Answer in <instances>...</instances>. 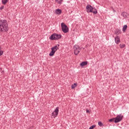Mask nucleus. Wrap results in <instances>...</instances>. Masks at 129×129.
Masks as SVG:
<instances>
[{
  "label": "nucleus",
  "mask_w": 129,
  "mask_h": 129,
  "mask_svg": "<svg viewBox=\"0 0 129 129\" xmlns=\"http://www.w3.org/2000/svg\"><path fill=\"white\" fill-rule=\"evenodd\" d=\"M86 112L88 113L90 112V111H89V110L86 109Z\"/></svg>",
  "instance_id": "nucleus-21"
},
{
  "label": "nucleus",
  "mask_w": 129,
  "mask_h": 129,
  "mask_svg": "<svg viewBox=\"0 0 129 129\" xmlns=\"http://www.w3.org/2000/svg\"><path fill=\"white\" fill-rule=\"evenodd\" d=\"M94 127H95V125H93L91 126L89 129H93Z\"/></svg>",
  "instance_id": "nucleus-20"
},
{
  "label": "nucleus",
  "mask_w": 129,
  "mask_h": 129,
  "mask_svg": "<svg viewBox=\"0 0 129 129\" xmlns=\"http://www.w3.org/2000/svg\"><path fill=\"white\" fill-rule=\"evenodd\" d=\"M119 46H120V48L121 49H122V48H124V47H125V44H120L119 45Z\"/></svg>",
  "instance_id": "nucleus-17"
},
{
  "label": "nucleus",
  "mask_w": 129,
  "mask_h": 129,
  "mask_svg": "<svg viewBox=\"0 0 129 129\" xmlns=\"http://www.w3.org/2000/svg\"><path fill=\"white\" fill-rule=\"evenodd\" d=\"M77 86V83H74V84L72 85L71 87L72 89H74L75 87Z\"/></svg>",
  "instance_id": "nucleus-12"
},
{
  "label": "nucleus",
  "mask_w": 129,
  "mask_h": 129,
  "mask_svg": "<svg viewBox=\"0 0 129 129\" xmlns=\"http://www.w3.org/2000/svg\"><path fill=\"white\" fill-rule=\"evenodd\" d=\"M123 15H126V13L123 12Z\"/></svg>",
  "instance_id": "nucleus-23"
},
{
  "label": "nucleus",
  "mask_w": 129,
  "mask_h": 129,
  "mask_svg": "<svg viewBox=\"0 0 129 129\" xmlns=\"http://www.w3.org/2000/svg\"><path fill=\"white\" fill-rule=\"evenodd\" d=\"M127 28V26H126V25H124L122 28L123 32H125V30H126Z\"/></svg>",
  "instance_id": "nucleus-13"
},
{
  "label": "nucleus",
  "mask_w": 129,
  "mask_h": 129,
  "mask_svg": "<svg viewBox=\"0 0 129 129\" xmlns=\"http://www.w3.org/2000/svg\"><path fill=\"white\" fill-rule=\"evenodd\" d=\"M8 2H9V0H2V3L3 5H6Z\"/></svg>",
  "instance_id": "nucleus-14"
},
{
  "label": "nucleus",
  "mask_w": 129,
  "mask_h": 129,
  "mask_svg": "<svg viewBox=\"0 0 129 129\" xmlns=\"http://www.w3.org/2000/svg\"><path fill=\"white\" fill-rule=\"evenodd\" d=\"M61 13L62 10H61L60 9H56L54 12V14H55V15H61Z\"/></svg>",
  "instance_id": "nucleus-10"
},
{
  "label": "nucleus",
  "mask_w": 129,
  "mask_h": 129,
  "mask_svg": "<svg viewBox=\"0 0 129 129\" xmlns=\"http://www.w3.org/2000/svg\"><path fill=\"white\" fill-rule=\"evenodd\" d=\"M9 31V24L6 20H0V33H5Z\"/></svg>",
  "instance_id": "nucleus-1"
},
{
  "label": "nucleus",
  "mask_w": 129,
  "mask_h": 129,
  "mask_svg": "<svg viewBox=\"0 0 129 129\" xmlns=\"http://www.w3.org/2000/svg\"><path fill=\"white\" fill-rule=\"evenodd\" d=\"M58 113H59V107H57L54 109V111L52 113V116L53 118L57 117L58 116Z\"/></svg>",
  "instance_id": "nucleus-7"
},
{
  "label": "nucleus",
  "mask_w": 129,
  "mask_h": 129,
  "mask_svg": "<svg viewBox=\"0 0 129 129\" xmlns=\"http://www.w3.org/2000/svg\"><path fill=\"white\" fill-rule=\"evenodd\" d=\"M61 37L62 35L60 34L54 33L49 37V39L50 40H59V39H61Z\"/></svg>",
  "instance_id": "nucleus-5"
},
{
  "label": "nucleus",
  "mask_w": 129,
  "mask_h": 129,
  "mask_svg": "<svg viewBox=\"0 0 129 129\" xmlns=\"http://www.w3.org/2000/svg\"><path fill=\"white\" fill-rule=\"evenodd\" d=\"M98 124L99 125V126H102V125H103V123H102V122L101 121H99L98 122Z\"/></svg>",
  "instance_id": "nucleus-18"
},
{
  "label": "nucleus",
  "mask_w": 129,
  "mask_h": 129,
  "mask_svg": "<svg viewBox=\"0 0 129 129\" xmlns=\"http://www.w3.org/2000/svg\"><path fill=\"white\" fill-rule=\"evenodd\" d=\"M2 73H5V71H3L2 72Z\"/></svg>",
  "instance_id": "nucleus-24"
},
{
  "label": "nucleus",
  "mask_w": 129,
  "mask_h": 129,
  "mask_svg": "<svg viewBox=\"0 0 129 129\" xmlns=\"http://www.w3.org/2000/svg\"><path fill=\"white\" fill-rule=\"evenodd\" d=\"M87 13H93L94 15H96L97 14V10L93 7H92L91 5H87L86 7Z\"/></svg>",
  "instance_id": "nucleus-2"
},
{
  "label": "nucleus",
  "mask_w": 129,
  "mask_h": 129,
  "mask_svg": "<svg viewBox=\"0 0 129 129\" xmlns=\"http://www.w3.org/2000/svg\"><path fill=\"white\" fill-rule=\"evenodd\" d=\"M4 54V51L2 50V47L0 46V57Z\"/></svg>",
  "instance_id": "nucleus-16"
},
{
  "label": "nucleus",
  "mask_w": 129,
  "mask_h": 129,
  "mask_svg": "<svg viewBox=\"0 0 129 129\" xmlns=\"http://www.w3.org/2000/svg\"><path fill=\"white\" fill-rule=\"evenodd\" d=\"M115 42L116 44H119L120 43V38H119V37L118 36H116L115 37Z\"/></svg>",
  "instance_id": "nucleus-9"
},
{
  "label": "nucleus",
  "mask_w": 129,
  "mask_h": 129,
  "mask_svg": "<svg viewBox=\"0 0 129 129\" xmlns=\"http://www.w3.org/2000/svg\"><path fill=\"white\" fill-rule=\"evenodd\" d=\"M114 119H115V118H113L109 119L108 120H109V121L111 122L113 121L114 120Z\"/></svg>",
  "instance_id": "nucleus-19"
},
{
  "label": "nucleus",
  "mask_w": 129,
  "mask_h": 129,
  "mask_svg": "<svg viewBox=\"0 0 129 129\" xmlns=\"http://www.w3.org/2000/svg\"><path fill=\"white\" fill-rule=\"evenodd\" d=\"M88 62L87 61H83L80 63V66L81 67H83V66H85L86 65H87Z\"/></svg>",
  "instance_id": "nucleus-11"
},
{
  "label": "nucleus",
  "mask_w": 129,
  "mask_h": 129,
  "mask_svg": "<svg viewBox=\"0 0 129 129\" xmlns=\"http://www.w3.org/2000/svg\"><path fill=\"white\" fill-rule=\"evenodd\" d=\"M122 117H123V116L121 115V114H119V115H117L116 117H115V120L114 122L115 123H117V122H119V121H121L122 119Z\"/></svg>",
  "instance_id": "nucleus-8"
},
{
  "label": "nucleus",
  "mask_w": 129,
  "mask_h": 129,
  "mask_svg": "<svg viewBox=\"0 0 129 129\" xmlns=\"http://www.w3.org/2000/svg\"><path fill=\"white\" fill-rule=\"evenodd\" d=\"M61 30L63 33H66L69 32V28H68V26L65 25V23H61Z\"/></svg>",
  "instance_id": "nucleus-6"
},
{
  "label": "nucleus",
  "mask_w": 129,
  "mask_h": 129,
  "mask_svg": "<svg viewBox=\"0 0 129 129\" xmlns=\"http://www.w3.org/2000/svg\"><path fill=\"white\" fill-rule=\"evenodd\" d=\"M55 2H56L57 3V4H59V5H61L62 2H63V0H55Z\"/></svg>",
  "instance_id": "nucleus-15"
},
{
  "label": "nucleus",
  "mask_w": 129,
  "mask_h": 129,
  "mask_svg": "<svg viewBox=\"0 0 129 129\" xmlns=\"http://www.w3.org/2000/svg\"><path fill=\"white\" fill-rule=\"evenodd\" d=\"M73 50L75 55L77 56V55H78L79 53H80V51H81V48H80V46L78 45H76L73 47Z\"/></svg>",
  "instance_id": "nucleus-3"
},
{
  "label": "nucleus",
  "mask_w": 129,
  "mask_h": 129,
  "mask_svg": "<svg viewBox=\"0 0 129 129\" xmlns=\"http://www.w3.org/2000/svg\"><path fill=\"white\" fill-rule=\"evenodd\" d=\"M4 9V6H2V7L0 8V10H3Z\"/></svg>",
  "instance_id": "nucleus-22"
},
{
  "label": "nucleus",
  "mask_w": 129,
  "mask_h": 129,
  "mask_svg": "<svg viewBox=\"0 0 129 129\" xmlns=\"http://www.w3.org/2000/svg\"><path fill=\"white\" fill-rule=\"evenodd\" d=\"M58 47H59V44H58V46L55 45V46H54L52 47H51V51H50V52L49 54V56H50V57L54 56V54H55V52H56V51H57V50H58V49H59Z\"/></svg>",
  "instance_id": "nucleus-4"
}]
</instances>
